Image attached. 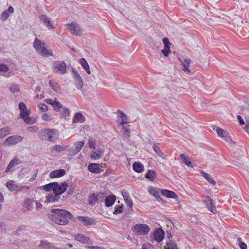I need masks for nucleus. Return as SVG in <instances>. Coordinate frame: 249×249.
Segmentation results:
<instances>
[{
    "label": "nucleus",
    "instance_id": "f257e3e1",
    "mask_svg": "<svg viewBox=\"0 0 249 249\" xmlns=\"http://www.w3.org/2000/svg\"><path fill=\"white\" fill-rule=\"evenodd\" d=\"M48 219L60 225H66L72 218V215L68 211L60 209H52L47 213Z\"/></svg>",
    "mask_w": 249,
    "mask_h": 249
},
{
    "label": "nucleus",
    "instance_id": "f03ea898",
    "mask_svg": "<svg viewBox=\"0 0 249 249\" xmlns=\"http://www.w3.org/2000/svg\"><path fill=\"white\" fill-rule=\"evenodd\" d=\"M59 132L57 129L44 128L40 132V137L41 139L54 142L58 139Z\"/></svg>",
    "mask_w": 249,
    "mask_h": 249
},
{
    "label": "nucleus",
    "instance_id": "7ed1b4c3",
    "mask_svg": "<svg viewBox=\"0 0 249 249\" xmlns=\"http://www.w3.org/2000/svg\"><path fill=\"white\" fill-rule=\"evenodd\" d=\"M33 46L37 53L43 57H49L53 55L52 52L47 49L46 44L37 38L35 39Z\"/></svg>",
    "mask_w": 249,
    "mask_h": 249
},
{
    "label": "nucleus",
    "instance_id": "20e7f679",
    "mask_svg": "<svg viewBox=\"0 0 249 249\" xmlns=\"http://www.w3.org/2000/svg\"><path fill=\"white\" fill-rule=\"evenodd\" d=\"M105 194L103 192L92 193L89 195L88 197V203L91 206L103 201Z\"/></svg>",
    "mask_w": 249,
    "mask_h": 249
},
{
    "label": "nucleus",
    "instance_id": "39448f33",
    "mask_svg": "<svg viewBox=\"0 0 249 249\" xmlns=\"http://www.w3.org/2000/svg\"><path fill=\"white\" fill-rule=\"evenodd\" d=\"M132 230L137 235H146L149 231V227L144 224H137L132 227Z\"/></svg>",
    "mask_w": 249,
    "mask_h": 249
},
{
    "label": "nucleus",
    "instance_id": "423d86ee",
    "mask_svg": "<svg viewBox=\"0 0 249 249\" xmlns=\"http://www.w3.org/2000/svg\"><path fill=\"white\" fill-rule=\"evenodd\" d=\"M201 198L203 199V202L206 208L213 213L215 214L217 212L216 206L214 204L213 201L210 197L206 196H202Z\"/></svg>",
    "mask_w": 249,
    "mask_h": 249
},
{
    "label": "nucleus",
    "instance_id": "0eeeda50",
    "mask_svg": "<svg viewBox=\"0 0 249 249\" xmlns=\"http://www.w3.org/2000/svg\"><path fill=\"white\" fill-rule=\"evenodd\" d=\"M53 71L54 72L64 74L66 72V64L63 61L55 62L53 67Z\"/></svg>",
    "mask_w": 249,
    "mask_h": 249
},
{
    "label": "nucleus",
    "instance_id": "6e6552de",
    "mask_svg": "<svg viewBox=\"0 0 249 249\" xmlns=\"http://www.w3.org/2000/svg\"><path fill=\"white\" fill-rule=\"evenodd\" d=\"M67 187L68 183L66 182H61V183L55 182L53 193L60 196V195L66 190Z\"/></svg>",
    "mask_w": 249,
    "mask_h": 249
},
{
    "label": "nucleus",
    "instance_id": "1a4fd4ad",
    "mask_svg": "<svg viewBox=\"0 0 249 249\" xmlns=\"http://www.w3.org/2000/svg\"><path fill=\"white\" fill-rule=\"evenodd\" d=\"M23 140V137L19 135H12L9 136L5 140V144L8 146L15 145L20 142Z\"/></svg>",
    "mask_w": 249,
    "mask_h": 249
},
{
    "label": "nucleus",
    "instance_id": "9d476101",
    "mask_svg": "<svg viewBox=\"0 0 249 249\" xmlns=\"http://www.w3.org/2000/svg\"><path fill=\"white\" fill-rule=\"evenodd\" d=\"M84 145V142L83 141L76 142L73 146L69 149V155L72 156L77 154L82 149Z\"/></svg>",
    "mask_w": 249,
    "mask_h": 249
},
{
    "label": "nucleus",
    "instance_id": "9b49d317",
    "mask_svg": "<svg viewBox=\"0 0 249 249\" xmlns=\"http://www.w3.org/2000/svg\"><path fill=\"white\" fill-rule=\"evenodd\" d=\"M66 26L72 35L77 36H80L82 35L81 28L78 24L72 22L71 24H66Z\"/></svg>",
    "mask_w": 249,
    "mask_h": 249
},
{
    "label": "nucleus",
    "instance_id": "f8f14e48",
    "mask_svg": "<svg viewBox=\"0 0 249 249\" xmlns=\"http://www.w3.org/2000/svg\"><path fill=\"white\" fill-rule=\"evenodd\" d=\"M76 218L77 220L87 226L96 224V220L94 218H92L88 216H77Z\"/></svg>",
    "mask_w": 249,
    "mask_h": 249
},
{
    "label": "nucleus",
    "instance_id": "ddd939ff",
    "mask_svg": "<svg viewBox=\"0 0 249 249\" xmlns=\"http://www.w3.org/2000/svg\"><path fill=\"white\" fill-rule=\"evenodd\" d=\"M74 239L83 244H90L92 243V240L83 234H75Z\"/></svg>",
    "mask_w": 249,
    "mask_h": 249
},
{
    "label": "nucleus",
    "instance_id": "4468645a",
    "mask_svg": "<svg viewBox=\"0 0 249 249\" xmlns=\"http://www.w3.org/2000/svg\"><path fill=\"white\" fill-rule=\"evenodd\" d=\"M30 113V110H20L21 117L26 123L29 124H32L35 122V119L33 120L29 116Z\"/></svg>",
    "mask_w": 249,
    "mask_h": 249
},
{
    "label": "nucleus",
    "instance_id": "2eb2a0df",
    "mask_svg": "<svg viewBox=\"0 0 249 249\" xmlns=\"http://www.w3.org/2000/svg\"><path fill=\"white\" fill-rule=\"evenodd\" d=\"M21 163V161L18 158H14L10 161V163H9V164L8 165L7 167L5 169V172L6 173H8L10 171H13V170H12V169L14 167Z\"/></svg>",
    "mask_w": 249,
    "mask_h": 249
},
{
    "label": "nucleus",
    "instance_id": "dca6fc26",
    "mask_svg": "<svg viewBox=\"0 0 249 249\" xmlns=\"http://www.w3.org/2000/svg\"><path fill=\"white\" fill-rule=\"evenodd\" d=\"M72 72L74 75L76 87L79 89H82L83 87V82L81 76L75 70L73 69Z\"/></svg>",
    "mask_w": 249,
    "mask_h": 249
},
{
    "label": "nucleus",
    "instance_id": "f3484780",
    "mask_svg": "<svg viewBox=\"0 0 249 249\" xmlns=\"http://www.w3.org/2000/svg\"><path fill=\"white\" fill-rule=\"evenodd\" d=\"M164 237V232L161 228H157L154 232V239L158 242H161Z\"/></svg>",
    "mask_w": 249,
    "mask_h": 249
},
{
    "label": "nucleus",
    "instance_id": "a211bd4d",
    "mask_svg": "<svg viewBox=\"0 0 249 249\" xmlns=\"http://www.w3.org/2000/svg\"><path fill=\"white\" fill-rule=\"evenodd\" d=\"M46 200L45 203L48 204L49 203H55L59 201L60 196L57 194L53 193L49 194L46 196Z\"/></svg>",
    "mask_w": 249,
    "mask_h": 249
},
{
    "label": "nucleus",
    "instance_id": "6ab92c4d",
    "mask_svg": "<svg viewBox=\"0 0 249 249\" xmlns=\"http://www.w3.org/2000/svg\"><path fill=\"white\" fill-rule=\"evenodd\" d=\"M39 19L49 29H54L55 28V26L51 22L50 18L47 17L45 15L40 16Z\"/></svg>",
    "mask_w": 249,
    "mask_h": 249
},
{
    "label": "nucleus",
    "instance_id": "aec40b11",
    "mask_svg": "<svg viewBox=\"0 0 249 249\" xmlns=\"http://www.w3.org/2000/svg\"><path fill=\"white\" fill-rule=\"evenodd\" d=\"M65 174L66 171L64 169H57L51 172L49 177L51 178H57L63 176Z\"/></svg>",
    "mask_w": 249,
    "mask_h": 249
},
{
    "label": "nucleus",
    "instance_id": "412c9836",
    "mask_svg": "<svg viewBox=\"0 0 249 249\" xmlns=\"http://www.w3.org/2000/svg\"><path fill=\"white\" fill-rule=\"evenodd\" d=\"M122 195L127 205L129 208H132L133 202L130 197L129 192L126 190H123L122 191Z\"/></svg>",
    "mask_w": 249,
    "mask_h": 249
},
{
    "label": "nucleus",
    "instance_id": "4be33fe9",
    "mask_svg": "<svg viewBox=\"0 0 249 249\" xmlns=\"http://www.w3.org/2000/svg\"><path fill=\"white\" fill-rule=\"evenodd\" d=\"M100 164L98 163H90L88 166V169L89 171L96 174L100 173L102 171Z\"/></svg>",
    "mask_w": 249,
    "mask_h": 249
},
{
    "label": "nucleus",
    "instance_id": "5701e85b",
    "mask_svg": "<svg viewBox=\"0 0 249 249\" xmlns=\"http://www.w3.org/2000/svg\"><path fill=\"white\" fill-rule=\"evenodd\" d=\"M45 101L47 104L51 105L53 109H61L63 107V105L56 99H46Z\"/></svg>",
    "mask_w": 249,
    "mask_h": 249
},
{
    "label": "nucleus",
    "instance_id": "b1692460",
    "mask_svg": "<svg viewBox=\"0 0 249 249\" xmlns=\"http://www.w3.org/2000/svg\"><path fill=\"white\" fill-rule=\"evenodd\" d=\"M117 114L121 121L119 123V125H124L128 123V118L121 110H118Z\"/></svg>",
    "mask_w": 249,
    "mask_h": 249
},
{
    "label": "nucleus",
    "instance_id": "393cba45",
    "mask_svg": "<svg viewBox=\"0 0 249 249\" xmlns=\"http://www.w3.org/2000/svg\"><path fill=\"white\" fill-rule=\"evenodd\" d=\"M116 200V196L115 195H111L105 199V204L106 206L109 207L113 205Z\"/></svg>",
    "mask_w": 249,
    "mask_h": 249
},
{
    "label": "nucleus",
    "instance_id": "a878e982",
    "mask_svg": "<svg viewBox=\"0 0 249 249\" xmlns=\"http://www.w3.org/2000/svg\"><path fill=\"white\" fill-rule=\"evenodd\" d=\"M180 61L182 62V64L183 66V71H186L188 73H190L191 71L189 69V66L191 63V60L189 58L183 59V60H181L180 58L179 59Z\"/></svg>",
    "mask_w": 249,
    "mask_h": 249
},
{
    "label": "nucleus",
    "instance_id": "bb28decb",
    "mask_svg": "<svg viewBox=\"0 0 249 249\" xmlns=\"http://www.w3.org/2000/svg\"><path fill=\"white\" fill-rule=\"evenodd\" d=\"M160 191L162 194L167 198H175L177 196L175 193L168 190L161 189Z\"/></svg>",
    "mask_w": 249,
    "mask_h": 249
},
{
    "label": "nucleus",
    "instance_id": "cd10ccee",
    "mask_svg": "<svg viewBox=\"0 0 249 249\" xmlns=\"http://www.w3.org/2000/svg\"><path fill=\"white\" fill-rule=\"evenodd\" d=\"M133 170L137 173H141L144 171V166L139 162H135L133 166Z\"/></svg>",
    "mask_w": 249,
    "mask_h": 249
},
{
    "label": "nucleus",
    "instance_id": "c85d7f7f",
    "mask_svg": "<svg viewBox=\"0 0 249 249\" xmlns=\"http://www.w3.org/2000/svg\"><path fill=\"white\" fill-rule=\"evenodd\" d=\"M200 173L203 177L207 180L210 183L212 184L213 185H215L216 184L215 181L213 180V179L211 177L208 173H205L203 171H201Z\"/></svg>",
    "mask_w": 249,
    "mask_h": 249
},
{
    "label": "nucleus",
    "instance_id": "c756f323",
    "mask_svg": "<svg viewBox=\"0 0 249 249\" xmlns=\"http://www.w3.org/2000/svg\"><path fill=\"white\" fill-rule=\"evenodd\" d=\"M73 121L74 122H83L85 121V117L81 113H77L74 116Z\"/></svg>",
    "mask_w": 249,
    "mask_h": 249
},
{
    "label": "nucleus",
    "instance_id": "7c9ffc66",
    "mask_svg": "<svg viewBox=\"0 0 249 249\" xmlns=\"http://www.w3.org/2000/svg\"><path fill=\"white\" fill-rule=\"evenodd\" d=\"M49 86L56 92H60L61 91L60 88L57 83L54 82L52 80L49 82Z\"/></svg>",
    "mask_w": 249,
    "mask_h": 249
},
{
    "label": "nucleus",
    "instance_id": "2f4dec72",
    "mask_svg": "<svg viewBox=\"0 0 249 249\" xmlns=\"http://www.w3.org/2000/svg\"><path fill=\"white\" fill-rule=\"evenodd\" d=\"M6 186L10 191H14L18 188L17 185L14 184V182L13 180H10L9 182H7L6 183Z\"/></svg>",
    "mask_w": 249,
    "mask_h": 249
},
{
    "label": "nucleus",
    "instance_id": "473e14b6",
    "mask_svg": "<svg viewBox=\"0 0 249 249\" xmlns=\"http://www.w3.org/2000/svg\"><path fill=\"white\" fill-rule=\"evenodd\" d=\"M180 157L184 164L189 167L192 166L191 162L188 157H186L184 154H181Z\"/></svg>",
    "mask_w": 249,
    "mask_h": 249
},
{
    "label": "nucleus",
    "instance_id": "72a5a7b5",
    "mask_svg": "<svg viewBox=\"0 0 249 249\" xmlns=\"http://www.w3.org/2000/svg\"><path fill=\"white\" fill-rule=\"evenodd\" d=\"M155 172L152 170H149L145 174V177L150 181H153L155 179Z\"/></svg>",
    "mask_w": 249,
    "mask_h": 249
},
{
    "label": "nucleus",
    "instance_id": "f704fd0d",
    "mask_svg": "<svg viewBox=\"0 0 249 249\" xmlns=\"http://www.w3.org/2000/svg\"><path fill=\"white\" fill-rule=\"evenodd\" d=\"M39 246L44 249H49L51 248V244L47 240H42Z\"/></svg>",
    "mask_w": 249,
    "mask_h": 249
},
{
    "label": "nucleus",
    "instance_id": "c9c22d12",
    "mask_svg": "<svg viewBox=\"0 0 249 249\" xmlns=\"http://www.w3.org/2000/svg\"><path fill=\"white\" fill-rule=\"evenodd\" d=\"M55 182L48 183L43 186V189L46 191H53Z\"/></svg>",
    "mask_w": 249,
    "mask_h": 249
},
{
    "label": "nucleus",
    "instance_id": "e433bc0d",
    "mask_svg": "<svg viewBox=\"0 0 249 249\" xmlns=\"http://www.w3.org/2000/svg\"><path fill=\"white\" fill-rule=\"evenodd\" d=\"M122 132L124 137L129 138L130 135V129L124 125L122 127Z\"/></svg>",
    "mask_w": 249,
    "mask_h": 249
},
{
    "label": "nucleus",
    "instance_id": "4c0bfd02",
    "mask_svg": "<svg viewBox=\"0 0 249 249\" xmlns=\"http://www.w3.org/2000/svg\"><path fill=\"white\" fill-rule=\"evenodd\" d=\"M66 149V146L63 145H56L53 147V150L60 153Z\"/></svg>",
    "mask_w": 249,
    "mask_h": 249
},
{
    "label": "nucleus",
    "instance_id": "58836bf2",
    "mask_svg": "<svg viewBox=\"0 0 249 249\" xmlns=\"http://www.w3.org/2000/svg\"><path fill=\"white\" fill-rule=\"evenodd\" d=\"M213 129V130H216L218 136L221 137V138H223L224 136V135L227 133L224 130L216 126H214Z\"/></svg>",
    "mask_w": 249,
    "mask_h": 249
},
{
    "label": "nucleus",
    "instance_id": "ea45409f",
    "mask_svg": "<svg viewBox=\"0 0 249 249\" xmlns=\"http://www.w3.org/2000/svg\"><path fill=\"white\" fill-rule=\"evenodd\" d=\"M165 247H167L168 249H178L177 244L171 241L167 242Z\"/></svg>",
    "mask_w": 249,
    "mask_h": 249
},
{
    "label": "nucleus",
    "instance_id": "a19ab883",
    "mask_svg": "<svg viewBox=\"0 0 249 249\" xmlns=\"http://www.w3.org/2000/svg\"><path fill=\"white\" fill-rule=\"evenodd\" d=\"M123 212V205H116L114 208V214H121Z\"/></svg>",
    "mask_w": 249,
    "mask_h": 249
},
{
    "label": "nucleus",
    "instance_id": "79ce46f5",
    "mask_svg": "<svg viewBox=\"0 0 249 249\" xmlns=\"http://www.w3.org/2000/svg\"><path fill=\"white\" fill-rule=\"evenodd\" d=\"M9 89L12 93L18 92L20 90L19 87L18 85H12Z\"/></svg>",
    "mask_w": 249,
    "mask_h": 249
},
{
    "label": "nucleus",
    "instance_id": "37998d69",
    "mask_svg": "<svg viewBox=\"0 0 249 249\" xmlns=\"http://www.w3.org/2000/svg\"><path fill=\"white\" fill-rule=\"evenodd\" d=\"M149 191L155 198H157L159 196L158 193L156 188L151 187L149 189Z\"/></svg>",
    "mask_w": 249,
    "mask_h": 249
},
{
    "label": "nucleus",
    "instance_id": "c03bdc74",
    "mask_svg": "<svg viewBox=\"0 0 249 249\" xmlns=\"http://www.w3.org/2000/svg\"><path fill=\"white\" fill-rule=\"evenodd\" d=\"M9 129L8 127H4L0 130V138H2L8 134Z\"/></svg>",
    "mask_w": 249,
    "mask_h": 249
},
{
    "label": "nucleus",
    "instance_id": "a18cd8bd",
    "mask_svg": "<svg viewBox=\"0 0 249 249\" xmlns=\"http://www.w3.org/2000/svg\"><path fill=\"white\" fill-rule=\"evenodd\" d=\"M237 241L238 242V245L241 249H247V245L241 241V238H238Z\"/></svg>",
    "mask_w": 249,
    "mask_h": 249
},
{
    "label": "nucleus",
    "instance_id": "49530a36",
    "mask_svg": "<svg viewBox=\"0 0 249 249\" xmlns=\"http://www.w3.org/2000/svg\"><path fill=\"white\" fill-rule=\"evenodd\" d=\"M9 16V13L8 10H4L1 15V18L3 20H6Z\"/></svg>",
    "mask_w": 249,
    "mask_h": 249
},
{
    "label": "nucleus",
    "instance_id": "de8ad7c7",
    "mask_svg": "<svg viewBox=\"0 0 249 249\" xmlns=\"http://www.w3.org/2000/svg\"><path fill=\"white\" fill-rule=\"evenodd\" d=\"M225 141L228 142L230 144H233V142L231 138L226 133L222 138Z\"/></svg>",
    "mask_w": 249,
    "mask_h": 249
},
{
    "label": "nucleus",
    "instance_id": "09e8293b",
    "mask_svg": "<svg viewBox=\"0 0 249 249\" xmlns=\"http://www.w3.org/2000/svg\"><path fill=\"white\" fill-rule=\"evenodd\" d=\"M9 71L8 66L4 64H0V71L6 72Z\"/></svg>",
    "mask_w": 249,
    "mask_h": 249
},
{
    "label": "nucleus",
    "instance_id": "8fccbe9b",
    "mask_svg": "<svg viewBox=\"0 0 249 249\" xmlns=\"http://www.w3.org/2000/svg\"><path fill=\"white\" fill-rule=\"evenodd\" d=\"M153 150L156 153V154L159 156H161L162 152L160 148L157 146L154 145L153 146Z\"/></svg>",
    "mask_w": 249,
    "mask_h": 249
},
{
    "label": "nucleus",
    "instance_id": "3c124183",
    "mask_svg": "<svg viewBox=\"0 0 249 249\" xmlns=\"http://www.w3.org/2000/svg\"><path fill=\"white\" fill-rule=\"evenodd\" d=\"M88 144L89 148L93 149L95 148L96 142L95 141L92 139H89L88 141Z\"/></svg>",
    "mask_w": 249,
    "mask_h": 249
},
{
    "label": "nucleus",
    "instance_id": "603ef678",
    "mask_svg": "<svg viewBox=\"0 0 249 249\" xmlns=\"http://www.w3.org/2000/svg\"><path fill=\"white\" fill-rule=\"evenodd\" d=\"M162 53H163L164 55L166 57L168 56L169 53L171 52L170 47L165 48L162 50Z\"/></svg>",
    "mask_w": 249,
    "mask_h": 249
},
{
    "label": "nucleus",
    "instance_id": "864d4df0",
    "mask_svg": "<svg viewBox=\"0 0 249 249\" xmlns=\"http://www.w3.org/2000/svg\"><path fill=\"white\" fill-rule=\"evenodd\" d=\"M27 130L30 132H36L38 130V128L37 126H29L27 128Z\"/></svg>",
    "mask_w": 249,
    "mask_h": 249
},
{
    "label": "nucleus",
    "instance_id": "5fc2aeb1",
    "mask_svg": "<svg viewBox=\"0 0 249 249\" xmlns=\"http://www.w3.org/2000/svg\"><path fill=\"white\" fill-rule=\"evenodd\" d=\"M162 42L165 48L170 47L171 43L167 38L165 37L162 39Z\"/></svg>",
    "mask_w": 249,
    "mask_h": 249
},
{
    "label": "nucleus",
    "instance_id": "6e6d98bb",
    "mask_svg": "<svg viewBox=\"0 0 249 249\" xmlns=\"http://www.w3.org/2000/svg\"><path fill=\"white\" fill-rule=\"evenodd\" d=\"M79 62L83 68L88 65L87 61L84 58H80L79 60Z\"/></svg>",
    "mask_w": 249,
    "mask_h": 249
},
{
    "label": "nucleus",
    "instance_id": "4d7b16f0",
    "mask_svg": "<svg viewBox=\"0 0 249 249\" xmlns=\"http://www.w3.org/2000/svg\"><path fill=\"white\" fill-rule=\"evenodd\" d=\"M90 157L91 159L96 160L99 159L100 155L97 152L92 151Z\"/></svg>",
    "mask_w": 249,
    "mask_h": 249
},
{
    "label": "nucleus",
    "instance_id": "13d9d810",
    "mask_svg": "<svg viewBox=\"0 0 249 249\" xmlns=\"http://www.w3.org/2000/svg\"><path fill=\"white\" fill-rule=\"evenodd\" d=\"M237 118L239 121V124L240 125H243L245 124V122L241 116L240 115H237Z\"/></svg>",
    "mask_w": 249,
    "mask_h": 249
},
{
    "label": "nucleus",
    "instance_id": "bf43d9fd",
    "mask_svg": "<svg viewBox=\"0 0 249 249\" xmlns=\"http://www.w3.org/2000/svg\"><path fill=\"white\" fill-rule=\"evenodd\" d=\"M18 106L19 109H26V106L25 104L22 102L19 103Z\"/></svg>",
    "mask_w": 249,
    "mask_h": 249
},
{
    "label": "nucleus",
    "instance_id": "052dcab7",
    "mask_svg": "<svg viewBox=\"0 0 249 249\" xmlns=\"http://www.w3.org/2000/svg\"><path fill=\"white\" fill-rule=\"evenodd\" d=\"M86 71V72L88 74H91V71H90V67L88 65H87L86 66H85V67L83 68Z\"/></svg>",
    "mask_w": 249,
    "mask_h": 249
},
{
    "label": "nucleus",
    "instance_id": "680f3d73",
    "mask_svg": "<svg viewBox=\"0 0 249 249\" xmlns=\"http://www.w3.org/2000/svg\"><path fill=\"white\" fill-rule=\"evenodd\" d=\"M42 118L45 121H48L50 119V116L47 114L44 113L42 115Z\"/></svg>",
    "mask_w": 249,
    "mask_h": 249
},
{
    "label": "nucleus",
    "instance_id": "e2e57ef3",
    "mask_svg": "<svg viewBox=\"0 0 249 249\" xmlns=\"http://www.w3.org/2000/svg\"><path fill=\"white\" fill-rule=\"evenodd\" d=\"M39 107L40 109H47V106L43 103L40 104L39 105Z\"/></svg>",
    "mask_w": 249,
    "mask_h": 249
},
{
    "label": "nucleus",
    "instance_id": "0e129e2a",
    "mask_svg": "<svg viewBox=\"0 0 249 249\" xmlns=\"http://www.w3.org/2000/svg\"><path fill=\"white\" fill-rule=\"evenodd\" d=\"M91 249H105V248H104L102 247H100V246H91Z\"/></svg>",
    "mask_w": 249,
    "mask_h": 249
},
{
    "label": "nucleus",
    "instance_id": "69168bd1",
    "mask_svg": "<svg viewBox=\"0 0 249 249\" xmlns=\"http://www.w3.org/2000/svg\"><path fill=\"white\" fill-rule=\"evenodd\" d=\"M7 10H8L9 13H12L14 12V8L12 6H9Z\"/></svg>",
    "mask_w": 249,
    "mask_h": 249
},
{
    "label": "nucleus",
    "instance_id": "338daca9",
    "mask_svg": "<svg viewBox=\"0 0 249 249\" xmlns=\"http://www.w3.org/2000/svg\"><path fill=\"white\" fill-rule=\"evenodd\" d=\"M4 196L2 193L0 191V203L3 201Z\"/></svg>",
    "mask_w": 249,
    "mask_h": 249
},
{
    "label": "nucleus",
    "instance_id": "774afa93",
    "mask_svg": "<svg viewBox=\"0 0 249 249\" xmlns=\"http://www.w3.org/2000/svg\"><path fill=\"white\" fill-rule=\"evenodd\" d=\"M41 207L42 205L40 203H38L37 202H36V207L37 209H39L41 208Z\"/></svg>",
    "mask_w": 249,
    "mask_h": 249
}]
</instances>
